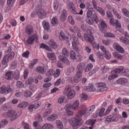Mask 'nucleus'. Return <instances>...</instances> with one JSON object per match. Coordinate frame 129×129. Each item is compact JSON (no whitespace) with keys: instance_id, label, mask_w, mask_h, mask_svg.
<instances>
[{"instance_id":"obj_1","label":"nucleus","mask_w":129,"mask_h":129,"mask_svg":"<svg viewBox=\"0 0 129 129\" xmlns=\"http://www.w3.org/2000/svg\"><path fill=\"white\" fill-rule=\"evenodd\" d=\"M68 121L74 129H77L78 126L81 124L83 122L82 120L81 117L78 115H76L74 118L69 119Z\"/></svg>"},{"instance_id":"obj_2","label":"nucleus","mask_w":129,"mask_h":129,"mask_svg":"<svg viewBox=\"0 0 129 129\" xmlns=\"http://www.w3.org/2000/svg\"><path fill=\"white\" fill-rule=\"evenodd\" d=\"M95 108L94 105H92L89 107L84 112L83 111H79V114L81 116L83 115L84 117H87L89 115L92 113Z\"/></svg>"},{"instance_id":"obj_3","label":"nucleus","mask_w":129,"mask_h":129,"mask_svg":"<svg viewBox=\"0 0 129 129\" xmlns=\"http://www.w3.org/2000/svg\"><path fill=\"white\" fill-rule=\"evenodd\" d=\"M20 115V113H16L13 110L8 111L7 114V117L9 118L12 121L16 119Z\"/></svg>"},{"instance_id":"obj_4","label":"nucleus","mask_w":129,"mask_h":129,"mask_svg":"<svg viewBox=\"0 0 129 129\" xmlns=\"http://www.w3.org/2000/svg\"><path fill=\"white\" fill-rule=\"evenodd\" d=\"M72 40V45L73 48L77 52L79 51V49L77 46L79 44V43L78 38L75 35H73Z\"/></svg>"},{"instance_id":"obj_5","label":"nucleus","mask_w":129,"mask_h":129,"mask_svg":"<svg viewBox=\"0 0 129 129\" xmlns=\"http://www.w3.org/2000/svg\"><path fill=\"white\" fill-rule=\"evenodd\" d=\"M95 85L99 88L98 90L99 92H101L107 90L108 88L106 87V85L103 82L96 83Z\"/></svg>"},{"instance_id":"obj_6","label":"nucleus","mask_w":129,"mask_h":129,"mask_svg":"<svg viewBox=\"0 0 129 129\" xmlns=\"http://www.w3.org/2000/svg\"><path fill=\"white\" fill-rule=\"evenodd\" d=\"M99 27L101 31L104 32L107 30V25L105 21L102 19L100 20Z\"/></svg>"},{"instance_id":"obj_7","label":"nucleus","mask_w":129,"mask_h":129,"mask_svg":"<svg viewBox=\"0 0 129 129\" xmlns=\"http://www.w3.org/2000/svg\"><path fill=\"white\" fill-rule=\"evenodd\" d=\"M38 8L39 9L37 12V14L38 17L41 19L45 18L46 17V13L44 10L39 7Z\"/></svg>"},{"instance_id":"obj_8","label":"nucleus","mask_w":129,"mask_h":129,"mask_svg":"<svg viewBox=\"0 0 129 129\" xmlns=\"http://www.w3.org/2000/svg\"><path fill=\"white\" fill-rule=\"evenodd\" d=\"M12 91V89L10 86L6 87L3 85L0 88V93H8Z\"/></svg>"},{"instance_id":"obj_9","label":"nucleus","mask_w":129,"mask_h":129,"mask_svg":"<svg viewBox=\"0 0 129 129\" xmlns=\"http://www.w3.org/2000/svg\"><path fill=\"white\" fill-rule=\"evenodd\" d=\"M37 37L36 34H33L28 37L27 40L25 41V43L26 44H31L33 43L34 40L37 39Z\"/></svg>"},{"instance_id":"obj_10","label":"nucleus","mask_w":129,"mask_h":129,"mask_svg":"<svg viewBox=\"0 0 129 129\" xmlns=\"http://www.w3.org/2000/svg\"><path fill=\"white\" fill-rule=\"evenodd\" d=\"M85 64L83 62H80L77 66L76 72L77 74H81L85 67Z\"/></svg>"},{"instance_id":"obj_11","label":"nucleus","mask_w":129,"mask_h":129,"mask_svg":"<svg viewBox=\"0 0 129 129\" xmlns=\"http://www.w3.org/2000/svg\"><path fill=\"white\" fill-rule=\"evenodd\" d=\"M113 46L114 48L118 52L121 53H124V49L121 47L119 44L117 43H114V44Z\"/></svg>"},{"instance_id":"obj_12","label":"nucleus","mask_w":129,"mask_h":129,"mask_svg":"<svg viewBox=\"0 0 129 129\" xmlns=\"http://www.w3.org/2000/svg\"><path fill=\"white\" fill-rule=\"evenodd\" d=\"M26 34L28 35L31 34L33 32V27L30 25H28L27 26L25 27V30Z\"/></svg>"},{"instance_id":"obj_13","label":"nucleus","mask_w":129,"mask_h":129,"mask_svg":"<svg viewBox=\"0 0 129 129\" xmlns=\"http://www.w3.org/2000/svg\"><path fill=\"white\" fill-rule=\"evenodd\" d=\"M67 17V14L66 10H63L62 11L60 17L61 21H64Z\"/></svg>"},{"instance_id":"obj_14","label":"nucleus","mask_w":129,"mask_h":129,"mask_svg":"<svg viewBox=\"0 0 129 129\" xmlns=\"http://www.w3.org/2000/svg\"><path fill=\"white\" fill-rule=\"evenodd\" d=\"M68 5L71 12L73 14H78V13L75 11L74 5L72 2H71L70 3L68 4Z\"/></svg>"},{"instance_id":"obj_15","label":"nucleus","mask_w":129,"mask_h":129,"mask_svg":"<svg viewBox=\"0 0 129 129\" xmlns=\"http://www.w3.org/2000/svg\"><path fill=\"white\" fill-rule=\"evenodd\" d=\"M84 39L86 41L90 42L92 43L94 40V38L91 35H90V37H89L86 34H84Z\"/></svg>"},{"instance_id":"obj_16","label":"nucleus","mask_w":129,"mask_h":129,"mask_svg":"<svg viewBox=\"0 0 129 129\" xmlns=\"http://www.w3.org/2000/svg\"><path fill=\"white\" fill-rule=\"evenodd\" d=\"M47 57L50 60H55L56 59L55 55L53 53H47Z\"/></svg>"},{"instance_id":"obj_17","label":"nucleus","mask_w":129,"mask_h":129,"mask_svg":"<svg viewBox=\"0 0 129 129\" xmlns=\"http://www.w3.org/2000/svg\"><path fill=\"white\" fill-rule=\"evenodd\" d=\"M79 105V102L78 100H76L74 103L72 105L73 110L75 111L78 109Z\"/></svg>"},{"instance_id":"obj_18","label":"nucleus","mask_w":129,"mask_h":129,"mask_svg":"<svg viewBox=\"0 0 129 129\" xmlns=\"http://www.w3.org/2000/svg\"><path fill=\"white\" fill-rule=\"evenodd\" d=\"M48 44L51 48L53 49H55L57 47V45L53 40H50L48 42Z\"/></svg>"},{"instance_id":"obj_19","label":"nucleus","mask_w":129,"mask_h":129,"mask_svg":"<svg viewBox=\"0 0 129 129\" xmlns=\"http://www.w3.org/2000/svg\"><path fill=\"white\" fill-rule=\"evenodd\" d=\"M42 24L44 29L46 30H48L50 28L49 23L45 20L42 22Z\"/></svg>"},{"instance_id":"obj_20","label":"nucleus","mask_w":129,"mask_h":129,"mask_svg":"<svg viewBox=\"0 0 129 129\" xmlns=\"http://www.w3.org/2000/svg\"><path fill=\"white\" fill-rule=\"evenodd\" d=\"M127 81V79L125 78H121L117 80V83L118 84H124L126 83Z\"/></svg>"},{"instance_id":"obj_21","label":"nucleus","mask_w":129,"mask_h":129,"mask_svg":"<svg viewBox=\"0 0 129 129\" xmlns=\"http://www.w3.org/2000/svg\"><path fill=\"white\" fill-rule=\"evenodd\" d=\"M116 117L114 115L108 116L106 119V121L108 122L116 121Z\"/></svg>"},{"instance_id":"obj_22","label":"nucleus","mask_w":129,"mask_h":129,"mask_svg":"<svg viewBox=\"0 0 129 129\" xmlns=\"http://www.w3.org/2000/svg\"><path fill=\"white\" fill-rule=\"evenodd\" d=\"M13 75L12 72H8L5 75V78L8 80H11L12 78Z\"/></svg>"},{"instance_id":"obj_23","label":"nucleus","mask_w":129,"mask_h":129,"mask_svg":"<svg viewBox=\"0 0 129 129\" xmlns=\"http://www.w3.org/2000/svg\"><path fill=\"white\" fill-rule=\"evenodd\" d=\"M82 74H77L75 76L74 79V81L76 83H78L81 80L82 77Z\"/></svg>"},{"instance_id":"obj_24","label":"nucleus","mask_w":129,"mask_h":129,"mask_svg":"<svg viewBox=\"0 0 129 129\" xmlns=\"http://www.w3.org/2000/svg\"><path fill=\"white\" fill-rule=\"evenodd\" d=\"M75 95V93L73 90L70 91L67 94V97L69 99H71L73 98Z\"/></svg>"},{"instance_id":"obj_25","label":"nucleus","mask_w":129,"mask_h":129,"mask_svg":"<svg viewBox=\"0 0 129 129\" xmlns=\"http://www.w3.org/2000/svg\"><path fill=\"white\" fill-rule=\"evenodd\" d=\"M36 70L37 72L42 74H44L45 72L44 67H38L37 68Z\"/></svg>"},{"instance_id":"obj_26","label":"nucleus","mask_w":129,"mask_h":129,"mask_svg":"<svg viewBox=\"0 0 129 129\" xmlns=\"http://www.w3.org/2000/svg\"><path fill=\"white\" fill-rule=\"evenodd\" d=\"M112 54L113 56L116 58L121 60L123 59L122 56L117 52H113Z\"/></svg>"},{"instance_id":"obj_27","label":"nucleus","mask_w":129,"mask_h":129,"mask_svg":"<svg viewBox=\"0 0 129 129\" xmlns=\"http://www.w3.org/2000/svg\"><path fill=\"white\" fill-rule=\"evenodd\" d=\"M62 55L65 57H68L69 55V52L65 48H63L62 51Z\"/></svg>"},{"instance_id":"obj_28","label":"nucleus","mask_w":129,"mask_h":129,"mask_svg":"<svg viewBox=\"0 0 129 129\" xmlns=\"http://www.w3.org/2000/svg\"><path fill=\"white\" fill-rule=\"evenodd\" d=\"M8 123V121L6 120H3L0 122L1 128H4Z\"/></svg>"},{"instance_id":"obj_29","label":"nucleus","mask_w":129,"mask_h":129,"mask_svg":"<svg viewBox=\"0 0 129 129\" xmlns=\"http://www.w3.org/2000/svg\"><path fill=\"white\" fill-rule=\"evenodd\" d=\"M63 56L61 55H59V56L58 58L60 60L66 63L67 64H69V61L66 58L67 57H64Z\"/></svg>"},{"instance_id":"obj_30","label":"nucleus","mask_w":129,"mask_h":129,"mask_svg":"<svg viewBox=\"0 0 129 129\" xmlns=\"http://www.w3.org/2000/svg\"><path fill=\"white\" fill-rule=\"evenodd\" d=\"M38 61L37 59H35L31 61L29 64V67L30 69H32L33 68V66L35 65Z\"/></svg>"},{"instance_id":"obj_31","label":"nucleus","mask_w":129,"mask_h":129,"mask_svg":"<svg viewBox=\"0 0 129 129\" xmlns=\"http://www.w3.org/2000/svg\"><path fill=\"white\" fill-rule=\"evenodd\" d=\"M8 57L7 55L5 56L2 62V63L3 64L5 65L6 64L9 60H11Z\"/></svg>"},{"instance_id":"obj_32","label":"nucleus","mask_w":129,"mask_h":129,"mask_svg":"<svg viewBox=\"0 0 129 129\" xmlns=\"http://www.w3.org/2000/svg\"><path fill=\"white\" fill-rule=\"evenodd\" d=\"M121 12L125 16L129 17V11L125 8L121 10Z\"/></svg>"},{"instance_id":"obj_33","label":"nucleus","mask_w":129,"mask_h":129,"mask_svg":"<svg viewBox=\"0 0 129 129\" xmlns=\"http://www.w3.org/2000/svg\"><path fill=\"white\" fill-rule=\"evenodd\" d=\"M56 123L57 127L59 128L62 129L63 126L62 122L59 120H57L56 121Z\"/></svg>"},{"instance_id":"obj_34","label":"nucleus","mask_w":129,"mask_h":129,"mask_svg":"<svg viewBox=\"0 0 129 129\" xmlns=\"http://www.w3.org/2000/svg\"><path fill=\"white\" fill-rule=\"evenodd\" d=\"M58 116L55 114H52L48 117V119L49 121L54 120L57 118Z\"/></svg>"},{"instance_id":"obj_35","label":"nucleus","mask_w":129,"mask_h":129,"mask_svg":"<svg viewBox=\"0 0 129 129\" xmlns=\"http://www.w3.org/2000/svg\"><path fill=\"white\" fill-rule=\"evenodd\" d=\"M93 67V65L91 63L88 64L85 67V71L88 72Z\"/></svg>"},{"instance_id":"obj_36","label":"nucleus","mask_w":129,"mask_h":129,"mask_svg":"<svg viewBox=\"0 0 129 129\" xmlns=\"http://www.w3.org/2000/svg\"><path fill=\"white\" fill-rule=\"evenodd\" d=\"M120 41L128 45H129V40L126 39L124 37H121L119 38Z\"/></svg>"},{"instance_id":"obj_37","label":"nucleus","mask_w":129,"mask_h":129,"mask_svg":"<svg viewBox=\"0 0 129 129\" xmlns=\"http://www.w3.org/2000/svg\"><path fill=\"white\" fill-rule=\"evenodd\" d=\"M123 70V68L122 67H120L117 68L115 69L114 70V72L116 74H119L121 72H122Z\"/></svg>"},{"instance_id":"obj_38","label":"nucleus","mask_w":129,"mask_h":129,"mask_svg":"<svg viewBox=\"0 0 129 129\" xmlns=\"http://www.w3.org/2000/svg\"><path fill=\"white\" fill-rule=\"evenodd\" d=\"M27 103L25 102H23L19 104L17 107L19 108H24L27 106Z\"/></svg>"},{"instance_id":"obj_39","label":"nucleus","mask_w":129,"mask_h":129,"mask_svg":"<svg viewBox=\"0 0 129 129\" xmlns=\"http://www.w3.org/2000/svg\"><path fill=\"white\" fill-rule=\"evenodd\" d=\"M51 23L53 26H55L58 23V21L57 18L55 17H54L51 19Z\"/></svg>"},{"instance_id":"obj_40","label":"nucleus","mask_w":129,"mask_h":129,"mask_svg":"<svg viewBox=\"0 0 129 129\" xmlns=\"http://www.w3.org/2000/svg\"><path fill=\"white\" fill-rule=\"evenodd\" d=\"M102 15L104 16L105 14V12L104 10L101 7H98L95 9Z\"/></svg>"},{"instance_id":"obj_41","label":"nucleus","mask_w":129,"mask_h":129,"mask_svg":"<svg viewBox=\"0 0 129 129\" xmlns=\"http://www.w3.org/2000/svg\"><path fill=\"white\" fill-rule=\"evenodd\" d=\"M54 70L52 69L49 70L47 71L46 73V75L48 76H52L54 75Z\"/></svg>"},{"instance_id":"obj_42","label":"nucleus","mask_w":129,"mask_h":129,"mask_svg":"<svg viewBox=\"0 0 129 129\" xmlns=\"http://www.w3.org/2000/svg\"><path fill=\"white\" fill-rule=\"evenodd\" d=\"M53 127V125L50 124H46L44 125L42 127V129H48Z\"/></svg>"},{"instance_id":"obj_43","label":"nucleus","mask_w":129,"mask_h":129,"mask_svg":"<svg viewBox=\"0 0 129 129\" xmlns=\"http://www.w3.org/2000/svg\"><path fill=\"white\" fill-rule=\"evenodd\" d=\"M86 21L89 25H92L93 24V22L91 17H86Z\"/></svg>"},{"instance_id":"obj_44","label":"nucleus","mask_w":129,"mask_h":129,"mask_svg":"<svg viewBox=\"0 0 129 129\" xmlns=\"http://www.w3.org/2000/svg\"><path fill=\"white\" fill-rule=\"evenodd\" d=\"M84 90L88 92H91L93 91L94 90L93 87L92 86H87L84 88Z\"/></svg>"},{"instance_id":"obj_45","label":"nucleus","mask_w":129,"mask_h":129,"mask_svg":"<svg viewBox=\"0 0 129 129\" xmlns=\"http://www.w3.org/2000/svg\"><path fill=\"white\" fill-rule=\"evenodd\" d=\"M93 11V9L92 7L90 8L88 10L87 13V17H91Z\"/></svg>"},{"instance_id":"obj_46","label":"nucleus","mask_w":129,"mask_h":129,"mask_svg":"<svg viewBox=\"0 0 129 129\" xmlns=\"http://www.w3.org/2000/svg\"><path fill=\"white\" fill-rule=\"evenodd\" d=\"M103 55L107 59H110L111 57V54L108 51L106 52H105V53H103Z\"/></svg>"},{"instance_id":"obj_47","label":"nucleus","mask_w":129,"mask_h":129,"mask_svg":"<svg viewBox=\"0 0 129 129\" xmlns=\"http://www.w3.org/2000/svg\"><path fill=\"white\" fill-rule=\"evenodd\" d=\"M70 55L71 58L74 60L76 58V54L75 52L73 50H71L70 52Z\"/></svg>"},{"instance_id":"obj_48","label":"nucleus","mask_w":129,"mask_h":129,"mask_svg":"<svg viewBox=\"0 0 129 129\" xmlns=\"http://www.w3.org/2000/svg\"><path fill=\"white\" fill-rule=\"evenodd\" d=\"M19 71L18 70H16L14 75V78L17 80H18L19 77Z\"/></svg>"},{"instance_id":"obj_49","label":"nucleus","mask_w":129,"mask_h":129,"mask_svg":"<svg viewBox=\"0 0 129 129\" xmlns=\"http://www.w3.org/2000/svg\"><path fill=\"white\" fill-rule=\"evenodd\" d=\"M96 119H89L87 120L86 122V123L87 125L91 124L93 125L95 123Z\"/></svg>"},{"instance_id":"obj_50","label":"nucleus","mask_w":129,"mask_h":129,"mask_svg":"<svg viewBox=\"0 0 129 129\" xmlns=\"http://www.w3.org/2000/svg\"><path fill=\"white\" fill-rule=\"evenodd\" d=\"M87 95L86 93H83L80 94V98L83 100H86L87 99Z\"/></svg>"},{"instance_id":"obj_51","label":"nucleus","mask_w":129,"mask_h":129,"mask_svg":"<svg viewBox=\"0 0 129 129\" xmlns=\"http://www.w3.org/2000/svg\"><path fill=\"white\" fill-rule=\"evenodd\" d=\"M9 104L8 103L4 104L2 106V108L3 110L6 111L7 110L9 107Z\"/></svg>"},{"instance_id":"obj_52","label":"nucleus","mask_w":129,"mask_h":129,"mask_svg":"<svg viewBox=\"0 0 129 129\" xmlns=\"http://www.w3.org/2000/svg\"><path fill=\"white\" fill-rule=\"evenodd\" d=\"M104 36L105 37H114L115 36L113 34L110 33H105L104 34Z\"/></svg>"},{"instance_id":"obj_53","label":"nucleus","mask_w":129,"mask_h":129,"mask_svg":"<svg viewBox=\"0 0 129 129\" xmlns=\"http://www.w3.org/2000/svg\"><path fill=\"white\" fill-rule=\"evenodd\" d=\"M112 10L114 14L118 18L120 19L121 18V17L120 15L116 11L114 8H112Z\"/></svg>"},{"instance_id":"obj_54","label":"nucleus","mask_w":129,"mask_h":129,"mask_svg":"<svg viewBox=\"0 0 129 129\" xmlns=\"http://www.w3.org/2000/svg\"><path fill=\"white\" fill-rule=\"evenodd\" d=\"M102 41L103 44L106 46L109 45L111 43V41L109 40H103Z\"/></svg>"},{"instance_id":"obj_55","label":"nucleus","mask_w":129,"mask_h":129,"mask_svg":"<svg viewBox=\"0 0 129 129\" xmlns=\"http://www.w3.org/2000/svg\"><path fill=\"white\" fill-rule=\"evenodd\" d=\"M60 70L59 69H57L55 72L54 71V76L55 77H58L60 74Z\"/></svg>"},{"instance_id":"obj_56","label":"nucleus","mask_w":129,"mask_h":129,"mask_svg":"<svg viewBox=\"0 0 129 129\" xmlns=\"http://www.w3.org/2000/svg\"><path fill=\"white\" fill-rule=\"evenodd\" d=\"M96 55L97 57L100 60H103L104 59L103 55L100 52H98Z\"/></svg>"},{"instance_id":"obj_57","label":"nucleus","mask_w":129,"mask_h":129,"mask_svg":"<svg viewBox=\"0 0 129 129\" xmlns=\"http://www.w3.org/2000/svg\"><path fill=\"white\" fill-rule=\"evenodd\" d=\"M33 125L36 128V129H40V126L39 122L37 121H34L33 122Z\"/></svg>"},{"instance_id":"obj_58","label":"nucleus","mask_w":129,"mask_h":129,"mask_svg":"<svg viewBox=\"0 0 129 129\" xmlns=\"http://www.w3.org/2000/svg\"><path fill=\"white\" fill-rule=\"evenodd\" d=\"M16 85L18 87L22 88L24 87V85L22 82L20 81H18L16 82Z\"/></svg>"},{"instance_id":"obj_59","label":"nucleus","mask_w":129,"mask_h":129,"mask_svg":"<svg viewBox=\"0 0 129 129\" xmlns=\"http://www.w3.org/2000/svg\"><path fill=\"white\" fill-rule=\"evenodd\" d=\"M118 77V75L116 74L111 75L109 76L108 79L110 80L117 77Z\"/></svg>"},{"instance_id":"obj_60","label":"nucleus","mask_w":129,"mask_h":129,"mask_svg":"<svg viewBox=\"0 0 129 129\" xmlns=\"http://www.w3.org/2000/svg\"><path fill=\"white\" fill-rule=\"evenodd\" d=\"M33 79L32 78H29L26 81L25 83L27 84H31L33 82Z\"/></svg>"},{"instance_id":"obj_61","label":"nucleus","mask_w":129,"mask_h":129,"mask_svg":"<svg viewBox=\"0 0 129 129\" xmlns=\"http://www.w3.org/2000/svg\"><path fill=\"white\" fill-rule=\"evenodd\" d=\"M92 17L94 21L96 23H97L98 22V19L96 14L95 13H94L92 15Z\"/></svg>"},{"instance_id":"obj_62","label":"nucleus","mask_w":129,"mask_h":129,"mask_svg":"<svg viewBox=\"0 0 129 129\" xmlns=\"http://www.w3.org/2000/svg\"><path fill=\"white\" fill-rule=\"evenodd\" d=\"M58 2L57 1H55L53 4L54 9L55 10H57L58 8Z\"/></svg>"},{"instance_id":"obj_63","label":"nucleus","mask_w":129,"mask_h":129,"mask_svg":"<svg viewBox=\"0 0 129 129\" xmlns=\"http://www.w3.org/2000/svg\"><path fill=\"white\" fill-rule=\"evenodd\" d=\"M105 110V109L104 108H102L101 109L99 113L100 116L102 117L105 115V114L104 113Z\"/></svg>"},{"instance_id":"obj_64","label":"nucleus","mask_w":129,"mask_h":129,"mask_svg":"<svg viewBox=\"0 0 129 129\" xmlns=\"http://www.w3.org/2000/svg\"><path fill=\"white\" fill-rule=\"evenodd\" d=\"M106 14L107 17L108 19H110L113 17L112 13L109 10L107 11Z\"/></svg>"}]
</instances>
